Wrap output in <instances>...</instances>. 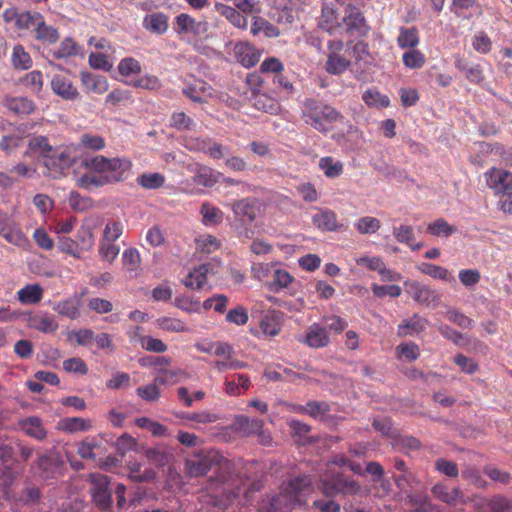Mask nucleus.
Returning <instances> with one entry per match:
<instances>
[{
  "instance_id": "1",
  "label": "nucleus",
  "mask_w": 512,
  "mask_h": 512,
  "mask_svg": "<svg viewBox=\"0 0 512 512\" xmlns=\"http://www.w3.org/2000/svg\"><path fill=\"white\" fill-rule=\"evenodd\" d=\"M311 482V478L306 475L291 479L282 486L278 495L263 499L259 511L290 512L296 506L305 504L312 492Z\"/></svg>"
},
{
  "instance_id": "2",
  "label": "nucleus",
  "mask_w": 512,
  "mask_h": 512,
  "mask_svg": "<svg viewBox=\"0 0 512 512\" xmlns=\"http://www.w3.org/2000/svg\"><path fill=\"white\" fill-rule=\"evenodd\" d=\"M186 471L190 477H199L205 475L212 468L217 467L219 479L222 482L228 480L224 472L230 469V462L219 452L209 450L193 455L186 460Z\"/></svg>"
},
{
  "instance_id": "3",
  "label": "nucleus",
  "mask_w": 512,
  "mask_h": 512,
  "mask_svg": "<svg viewBox=\"0 0 512 512\" xmlns=\"http://www.w3.org/2000/svg\"><path fill=\"white\" fill-rule=\"evenodd\" d=\"M83 165L99 173H105L108 181H120L123 175L129 171L131 163L125 159H108L104 156L85 158Z\"/></svg>"
},
{
  "instance_id": "4",
  "label": "nucleus",
  "mask_w": 512,
  "mask_h": 512,
  "mask_svg": "<svg viewBox=\"0 0 512 512\" xmlns=\"http://www.w3.org/2000/svg\"><path fill=\"white\" fill-rule=\"evenodd\" d=\"M303 113L307 118L306 123L318 131L326 130L324 122L332 123L342 118L333 107L314 99L305 101Z\"/></svg>"
},
{
  "instance_id": "5",
  "label": "nucleus",
  "mask_w": 512,
  "mask_h": 512,
  "mask_svg": "<svg viewBox=\"0 0 512 512\" xmlns=\"http://www.w3.org/2000/svg\"><path fill=\"white\" fill-rule=\"evenodd\" d=\"M76 148L66 147L61 151H54L45 158L43 165L48 170V175L58 178L65 174L76 162Z\"/></svg>"
},
{
  "instance_id": "6",
  "label": "nucleus",
  "mask_w": 512,
  "mask_h": 512,
  "mask_svg": "<svg viewBox=\"0 0 512 512\" xmlns=\"http://www.w3.org/2000/svg\"><path fill=\"white\" fill-rule=\"evenodd\" d=\"M64 468V461L62 460L60 454L54 450H51L38 457V475L45 481L58 479L61 477L63 475Z\"/></svg>"
},
{
  "instance_id": "7",
  "label": "nucleus",
  "mask_w": 512,
  "mask_h": 512,
  "mask_svg": "<svg viewBox=\"0 0 512 512\" xmlns=\"http://www.w3.org/2000/svg\"><path fill=\"white\" fill-rule=\"evenodd\" d=\"M230 206L235 219L243 224H251L254 222L262 210L260 200L255 197H246L235 200Z\"/></svg>"
},
{
  "instance_id": "8",
  "label": "nucleus",
  "mask_w": 512,
  "mask_h": 512,
  "mask_svg": "<svg viewBox=\"0 0 512 512\" xmlns=\"http://www.w3.org/2000/svg\"><path fill=\"white\" fill-rule=\"evenodd\" d=\"M406 293L420 305L436 306L440 302V295L436 290L416 280H408L404 283Z\"/></svg>"
},
{
  "instance_id": "9",
  "label": "nucleus",
  "mask_w": 512,
  "mask_h": 512,
  "mask_svg": "<svg viewBox=\"0 0 512 512\" xmlns=\"http://www.w3.org/2000/svg\"><path fill=\"white\" fill-rule=\"evenodd\" d=\"M91 494L94 502L103 510L108 509L112 503L111 490L108 477L101 473L91 474Z\"/></svg>"
},
{
  "instance_id": "10",
  "label": "nucleus",
  "mask_w": 512,
  "mask_h": 512,
  "mask_svg": "<svg viewBox=\"0 0 512 512\" xmlns=\"http://www.w3.org/2000/svg\"><path fill=\"white\" fill-rule=\"evenodd\" d=\"M321 490L326 496H334L339 493L355 494L359 491V486L355 481L337 474L333 475L330 480L322 479Z\"/></svg>"
},
{
  "instance_id": "11",
  "label": "nucleus",
  "mask_w": 512,
  "mask_h": 512,
  "mask_svg": "<svg viewBox=\"0 0 512 512\" xmlns=\"http://www.w3.org/2000/svg\"><path fill=\"white\" fill-rule=\"evenodd\" d=\"M0 235L6 241L17 246H25L28 242L24 233L17 227L13 217L0 210Z\"/></svg>"
},
{
  "instance_id": "12",
  "label": "nucleus",
  "mask_w": 512,
  "mask_h": 512,
  "mask_svg": "<svg viewBox=\"0 0 512 512\" xmlns=\"http://www.w3.org/2000/svg\"><path fill=\"white\" fill-rule=\"evenodd\" d=\"M343 22L348 33L365 36L369 31V26L363 13L353 5L346 7Z\"/></svg>"
},
{
  "instance_id": "13",
  "label": "nucleus",
  "mask_w": 512,
  "mask_h": 512,
  "mask_svg": "<svg viewBox=\"0 0 512 512\" xmlns=\"http://www.w3.org/2000/svg\"><path fill=\"white\" fill-rule=\"evenodd\" d=\"M486 182L496 194L512 190V173L502 168H491L486 172Z\"/></svg>"
},
{
  "instance_id": "14",
  "label": "nucleus",
  "mask_w": 512,
  "mask_h": 512,
  "mask_svg": "<svg viewBox=\"0 0 512 512\" xmlns=\"http://www.w3.org/2000/svg\"><path fill=\"white\" fill-rule=\"evenodd\" d=\"M175 31L177 34H192L199 36L208 30V23L206 21H196L192 16L181 13L175 18Z\"/></svg>"
},
{
  "instance_id": "15",
  "label": "nucleus",
  "mask_w": 512,
  "mask_h": 512,
  "mask_svg": "<svg viewBox=\"0 0 512 512\" xmlns=\"http://www.w3.org/2000/svg\"><path fill=\"white\" fill-rule=\"evenodd\" d=\"M431 492L436 499L451 506H455L458 503H467V499L464 497L462 491L457 487L448 489L444 484L437 483L432 487Z\"/></svg>"
},
{
  "instance_id": "16",
  "label": "nucleus",
  "mask_w": 512,
  "mask_h": 512,
  "mask_svg": "<svg viewBox=\"0 0 512 512\" xmlns=\"http://www.w3.org/2000/svg\"><path fill=\"white\" fill-rule=\"evenodd\" d=\"M51 88L57 96L67 101H74L79 97L78 89L69 78L63 75H55L52 78Z\"/></svg>"
},
{
  "instance_id": "17",
  "label": "nucleus",
  "mask_w": 512,
  "mask_h": 512,
  "mask_svg": "<svg viewBox=\"0 0 512 512\" xmlns=\"http://www.w3.org/2000/svg\"><path fill=\"white\" fill-rule=\"evenodd\" d=\"M313 224L322 231H338L344 228L343 224H339L336 214L329 209H321L312 218Z\"/></svg>"
},
{
  "instance_id": "18",
  "label": "nucleus",
  "mask_w": 512,
  "mask_h": 512,
  "mask_svg": "<svg viewBox=\"0 0 512 512\" xmlns=\"http://www.w3.org/2000/svg\"><path fill=\"white\" fill-rule=\"evenodd\" d=\"M3 105L12 113L18 116H27L34 112L35 104L27 97L5 96Z\"/></svg>"
},
{
  "instance_id": "19",
  "label": "nucleus",
  "mask_w": 512,
  "mask_h": 512,
  "mask_svg": "<svg viewBox=\"0 0 512 512\" xmlns=\"http://www.w3.org/2000/svg\"><path fill=\"white\" fill-rule=\"evenodd\" d=\"M81 82L86 92L101 95L108 88L107 79L104 76L95 75L88 72L81 73Z\"/></svg>"
},
{
  "instance_id": "20",
  "label": "nucleus",
  "mask_w": 512,
  "mask_h": 512,
  "mask_svg": "<svg viewBox=\"0 0 512 512\" xmlns=\"http://www.w3.org/2000/svg\"><path fill=\"white\" fill-rule=\"evenodd\" d=\"M428 324L427 319L421 317L419 314H414L411 318L402 321L398 327V334L400 336L418 334L424 331Z\"/></svg>"
},
{
  "instance_id": "21",
  "label": "nucleus",
  "mask_w": 512,
  "mask_h": 512,
  "mask_svg": "<svg viewBox=\"0 0 512 512\" xmlns=\"http://www.w3.org/2000/svg\"><path fill=\"white\" fill-rule=\"evenodd\" d=\"M92 426V420L81 417H65L58 422V428L67 433L89 431Z\"/></svg>"
},
{
  "instance_id": "22",
  "label": "nucleus",
  "mask_w": 512,
  "mask_h": 512,
  "mask_svg": "<svg viewBox=\"0 0 512 512\" xmlns=\"http://www.w3.org/2000/svg\"><path fill=\"white\" fill-rule=\"evenodd\" d=\"M216 11L224 16L233 26L241 29H246L248 20L247 18L240 13L239 10L225 5L223 3L215 4Z\"/></svg>"
},
{
  "instance_id": "23",
  "label": "nucleus",
  "mask_w": 512,
  "mask_h": 512,
  "mask_svg": "<svg viewBox=\"0 0 512 512\" xmlns=\"http://www.w3.org/2000/svg\"><path fill=\"white\" fill-rule=\"evenodd\" d=\"M27 146L28 150L25 152V155L29 153L38 154L43 159V162L53 152V147L49 144L48 139L42 135L30 137Z\"/></svg>"
},
{
  "instance_id": "24",
  "label": "nucleus",
  "mask_w": 512,
  "mask_h": 512,
  "mask_svg": "<svg viewBox=\"0 0 512 512\" xmlns=\"http://www.w3.org/2000/svg\"><path fill=\"white\" fill-rule=\"evenodd\" d=\"M304 342L312 348L325 347L329 343V335L325 328L312 325L306 332Z\"/></svg>"
},
{
  "instance_id": "25",
  "label": "nucleus",
  "mask_w": 512,
  "mask_h": 512,
  "mask_svg": "<svg viewBox=\"0 0 512 512\" xmlns=\"http://www.w3.org/2000/svg\"><path fill=\"white\" fill-rule=\"evenodd\" d=\"M28 324L31 328L44 333H53L58 329L55 317L48 314L33 315L29 318Z\"/></svg>"
},
{
  "instance_id": "26",
  "label": "nucleus",
  "mask_w": 512,
  "mask_h": 512,
  "mask_svg": "<svg viewBox=\"0 0 512 512\" xmlns=\"http://www.w3.org/2000/svg\"><path fill=\"white\" fill-rule=\"evenodd\" d=\"M34 38L44 44L51 45L57 43L60 34L58 29L52 25H48L43 17L34 32Z\"/></svg>"
},
{
  "instance_id": "27",
  "label": "nucleus",
  "mask_w": 512,
  "mask_h": 512,
  "mask_svg": "<svg viewBox=\"0 0 512 512\" xmlns=\"http://www.w3.org/2000/svg\"><path fill=\"white\" fill-rule=\"evenodd\" d=\"M80 52L79 45L71 37L62 40L59 46L49 51V55L54 59H65L76 56Z\"/></svg>"
},
{
  "instance_id": "28",
  "label": "nucleus",
  "mask_w": 512,
  "mask_h": 512,
  "mask_svg": "<svg viewBox=\"0 0 512 512\" xmlns=\"http://www.w3.org/2000/svg\"><path fill=\"white\" fill-rule=\"evenodd\" d=\"M21 429L29 436L43 440L47 436V432L42 425V421L38 417H28L20 422Z\"/></svg>"
},
{
  "instance_id": "29",
  "label": "nucleus",
  "mask_w": 512,
  "mask_h": 512,
  "mask_svg": "<svg viewBox=\"0 0 512 512\" xmlns=\"http://www.w3.org/2000/svg\"><path fill=\"white\" fill-rule=\"evenodd\" d=\"M296 411L309 414L315 419L323 420L330 412V405L324 401H309L305 406H297Z\"/></svg>"
},
{
  "instance_id": "30",
  "label": "nucleus",
  "mask_w": 512,
  "mask_h": 512,
  "mask_svg": "<svg viewBox=\"0 0 512 512\" xmlns=\"http://www.w3.org/2000/svg\"><path fill=\"white\" fill-rule=\"evenodd\" d=\"M53 310L61 316L69 319H76L80 316V300L77 298H69L56 303Z\"/></svg>"
},
{
  "instance_id": "31",
  "label": "nucleus",
  "mask_w": 512,
  "mask_h": 512,
  "mask_svg": "<svg viewBox=\"0 0 512 512\" xmlns=\"http://www.w3.org/2000/svg\"><path fill=\"white\" fill-rule=\"evenodd\" d=\"M42 296L43 288L39 284H28L17 292L18 300L25 305L40 302Z\"/></svg>"
},
{
  "instance_id": "32",
  "label": "nucleus",
  "mask_w": 512,
  "mask_h": 512,
  "mask_svg": "<svg viewBox=\"0 0 512 512\" xmlns=\"http://www.w3.org/2000/svg\"><path fill=\"white\" fill-rule=\"evenodd\" d=\"M210 264H202L195 268L186 277L184 284L191 289H201L207 281V273L210 269Z\"/></svg>"
},
{
  "instance_id": "33",
  "label": "nucleus",
  "mask_w": 512,
  "mask_h": 512,
  "mask_svg": "<svg viewBox=\"0 0 512 512\" xmlns=\"http://www.w3.org/2000/svg\"><path fill=\"white\" fill-rule=\"evenodd\" d=\"M200 214L202 215V222L206 226L218 225L222 223L224 218L222 210L208 202L201 205Z\"/></svg>"
},
{
  "instance_id": "34",
  "label": "nucleus",
  "mask_w": 512,
  "mask_h": 512,
  "mask_svg": "<svg viewBox=\"0 0 512 512\" xmlns=\"http://www.w3.org/2000/svg\"><path fill=\"white\" fill-rule=\"evenodd\" d=\"M143 25L153 33L162 34L168 29V18L163 13L149 14L144 18Z\"/></svg>"
},
{
  "instance_id": "35",
  "label": "nucleus",
  "mask_w": 512,
  "mask_h": 512,
  "mask_svg": "<svg viewBox=\"0 0 512 512\" xmlns=\"http://www.w3.org/2000/svg\"><path fill=\"white\" fill-rule=\"evenodd\" d=\"M128 478L133 482H151L156 478V472L153 469H146L141 473V464L138 462H128Z\"/></svg>"
},
{
  "instance_id": "36",
  "label": "nucleus",
  "mask_w": 512,
  "mask_h": 512,
  "mask_svg": "<svg viewBox=\"0 0 512 512\" xmlns=\"http://www.w3.org/2000/svg\"><path fill=\"white\" fill-rule=\"evenodd\" d=\"M42 18L43 15L36 11L21 12L18 19L17 29L20 31L28 30L34 33Z\"/></svg>"
},
{
  "instance_id": "37",
  "label": "nucleus",
  "mask_w": 512,
  "mask_h": 512,
  "mask_svg": "<svg viewBox=\"0 0 512 512\" xmlns=\"http://www.w3.org/2000/svg\"><path fill=\"white\" fill-rule=\"evenodd\" d=\"M238 429L246 434L252 435L260 433L263 428V421L260 419L249 418L247 416H238L236 418Z\"/></svg>"
},
{
  "instance_id": "38",
  "label": "nucleus",
  "mask_w": 512,
  "mask_h": 512,
  "mask_svg": "<svg viewBox=\"0 0 512 512\" xmlns=\"http://www.w3.org/2000/svg\"><path fill=\"white\" fill-rule=\"evenodd\" d=\"M319 168L326 177L336 178L342 174L344 166L341 161H335L332 157L327 156L319 160Z\"/></svg>"
},
{
  "instance_id": "39",
  "label": "nucleus",
  "mask_w": 512,
  "mask_h": 512,
  "mask_svg": "<svg viewBox=\"0 0 512 512\" xmlns=\"http://www.w3.org/2000/svg\"><path fill=\"white\" fill-rule=\"evenodd\" d=\"M122 261L126 271L134 273L135 275L137 274L141 266V258L139 252L135 248L126 249L123 252Z\"/></svg>"
},
{
  "instance_id": "40",
  "label": "nucleus",
  "mask_w": 512,
  "mask_h": 512,
  "mask_svg": "<svg viewBox=\"0 0 512 512\" xmlns=\"http://www.w3.org/2000/svg\"><path fill=\"white\" fill-rule=\"evenodd\" d=\"M398 45L401 48H414L419 43L418 30L414 27L400 29V33L397 39Z\"/></svg>"
},
{
  "instance_id": "41",
  "label": "nucleus",
  "mask_w": 512,
  "mask_h": 512,
  "mask_svg": "<svg viewBox=\"0 0 512 512\" xmlns=\"http://www.w3.org/2000/svg\"><path fill=\"white\" fill-rule=\"evenodd\" d=\"M417 268L421 273L429 275L434 279H440L445 281L451 280V273L442 266L430 263H422Z\"/></svg>"
},
{
  "instance_id": "42",
  "label": "nucleus",
  "mask_w": 512,
  "mask_h": 512,
  "mask_svg": "<svg viewBox=\"0 0 512 512\" xmlns=\"http://www.w3.org/2000/svg\"><path fill=\"white\" fill-rule=\"evenodd\" d=\"M12 64L16 69H29L32 66V59L22 45H16L13 48Z\"/></svg>"
},
{
  "instance_id": "43",
  "label": "nucleus",
  "mask_w": 512,
  "mask_h": 512,
  "mask_svg": "<svg viewBox=\"0 0 512 512\" xmlns=\"http://www.w3.org/2000/svg\"><path fill=\"white\" fill-rule=\"evenodd\" d=\"M349 66V61L345 57L335 52H330L327 62L326 70L331 74H341Z\"/></svg>"
},
{
  "instance_id": "44",
  "label": "nucleus",
  "mask_w": 512,
  "mask_h": 512,
  "mask_svg": "<svg viewBox=\"0 0 512 512\" xmlns=\"http://www.w3.org/2000/svg\"><path fill=\"white\" fill-rule=\"evenodd\" d=\"M37 169L33 165L26 164L24 162H18L9 170V176L14 178V183L19 179H30L35 176Z\"/></svg>"
},
{
  "instance_id": "45",
  "label": "nucleus",
  "mask_w": 512,
  "mask_h": 512,
  "mask_svg": "<svg viewBox=\"0 0 512 512\" xmlns=\"http://www.w3.org/2000/svg\"><path fill=\"white\" fill-rule=\"evenodd\" d=\"M457 228L450 225L446 220L440 218L430 223L427 227V231L433 236H445L448 237L455 233Z\"/></svg>"
},
{
  "instance_id": "46",
  "label": "nucleus",
  "mask_w": 512,
  "mask_h": 512,
  "mask_svg": "<svg viewBox=\"0 0 512 512\" xmlns=\"http://www.w3.org/2000/svg\"><path fill=\"white\" fill-rule=\"evenodd\" d=\"M252 93L253 106L256 109L270 113L277 109L276 101L273 98L269 97L265 93H256L255 91Z\"/></svg>"
},
{
  "instance_id": "47",
  "label": "nucleus",
  "mask_w": 512,
  "mask_h": 512,
  "mask_svg": "<svg viewBox=\"0 0 512 512\" xmlns=\"http://www.w3.org/2000/svg\"><path fill=\"white\" fill-rule=\"evenodd\" d=\"M381 227V222L375 217H361L356 223L355 228L360 234L376 233Z\"/></svg>"
},
{
  "instance_id": "48",
  "label": "nucleus",
  "mask_w": 512,
  "mask_h": 512,
  "mask_svg": "<svg viewBox=\"0 0 512 512\" xmlns=\"http://www.w3.org/2000/svg\"><path fill=\"white\" fill-rule=\"evenodd\" d=\"M76 244L82 250H89L94 245V235L89 225L81 226L76 233Z\"/></svg>"
},
{
  "instance_id": "49",
  "label": "nucleus",
  "mask_w": 512,
  "mask_h": 512,
  "mask_svg": "<svg viewBox=\"0 0 512 512\" xmlns=\"http://www.w3.org/2000/svg\"><path fill=\"white\" fill-rule=\"evenodd\" d=\"M165 182V177L160 173L142 174L137 178V183L145 189L160 188Z\"/></svg>"
},
{
  "instance_id": "50",
  "label": "nucleus",
  "mask_w": 512,
  "mask_h": 512,
  "mask_svg": "<svg viewBox=\"0 0 512 512\" xmlns=\"http://www.w3.org/2000/svg\"><path fill=\"white\" fill-rule=\"evenodd\" d=\"M193 182L199 186L212 187L217 183V178L210 168L201 166L194 175Z\"/></svg>"
},
{
  "instance_id": "51",
  "label": "nucleus",
  "mask_w": 512,
  "mask_h": 512,
  "mask_svg": "<svg viewBox=\"0 0 512 512\" xmlns=\"http://www.w3.org/2000/svg\"><path fill=\"white\" fill-rule=\"evenodd\" d=\"M239 61L245 67L254 66L258 62V55L249 45L236 46Z\"/></svg>"
},
{
  "instance_id": "52",
  "label": "nucleus",
  "mask_w": 512,
  "mask_h": 512,
  "mask_svg": "<svg viewBox=\"0 0 512 512\" xmlns=\"http://www.w3.org/2000/svg\"><path fill=\"white\" fill-rule=\"evenodd\" d=\"M157 324L161 329L169 332L179 333L189 331L186 324L183 321L176 318L162 317L157 320Z\"/></svg>"
},
{
  "instance_id": "53",
  "label": "nucleus",
  "mask_w": 512,
  "mask_h": 512,
  "mask_svg": "<svg viewBox=\"0 0 512 512\" xmlns=\"http://www.w3.org/2000/svg\"><path fill=\"white\" fill-rule=\"evenodd\" d=\"M22 141L23 137L20 134L5 135L0 140V149L6 154H11L22 145Z\"/></svg>"
},
{
  "instance_id": "54",
  "label": "nucleus",
  "mask_w": 512,
  "mask_h": 512,
  "mask_svg": "<svg viewBox=\"0 0 512 512\" xmlns=\"http://www.w3.org/2000/svg\"><path fill=\"white\" fill-rule=\"evenodd\" d=\"M403 63L410 69H418L424 65L425 56L420 51L411 49L403 54Z\"/></svg>"
},
{
  "instance_id": "55",
  "label": "nucleus",
  "mask_w": 512,
  "mask_h": 512,
  "mask_svg": "<svg viewBox=\"0 0 512 512\" xmlns=\"http://www.w3.org/2000/svg\"><path fill=\"white\" fill-rule=\"evenodd\" d=\"M63 368L68 373H75L79 375H86L88 367L86 363L79 357H73L63 362Z\"/></svg>"
},
{
  "instance_id": "56",
  "label": "nucleus",
  "mask_w": 512,
  "mask_h": 512,
  "mask_svg": "<svg viewBox=\"0 0 512 512\" xmlns=\"http://www.w3.org/2000/svg\"><path fill=\"white\" fill-rule=\"evenodd\" d=\"M159 373L160 374L155 378V382L163 385L176 383L182 376H185V372L180 369H162Z\"/></svg>"
},
{
  "instance_id": "57",
  "label": "nucleus",
  "mask_w": 512,
  "mask_h": 512,
  "mask_svg": "<svg viewBox=\"0 0 512 512\" xmlns=\"http://www.w3.org/2000/svg\"><path fill=\"white\" fill-rule=\"evenodd\" d=\"M260 329L263 334L274 337L280 332L281 325L276 317L267 315L261 320Z\"/></svg>"
},
{
  "instance_id": "58",
  "label": "nucleus",
  "mask_w": 512,
  "mask_h": 512,
  "mask_svg": "<svg viewBox=\"0 0 512 512\" xmlns=\"http://www.w3.org/2000/svg\"><path fill=\"white\" fill-rule=\"evenodd\" d=\"M446 316L448 320L455 323L459 327L463 329L472 328L474 325V321L470 319L468 316L464 315L462 312H460L457 309H449L446 312Z\"/></svg>"
},
{
  "instance_id": "59",
  "label": "nucleus",
  "mask_w": 512,
  "mask_h": 512,
  "mask_svg": "<svg viewBox=\"0 0 512 512\" xmlns=\"http://www.w3.org/2000/svg\"><path fill=\"white\" fill-rule=\"evenodd\" d=\"M80 145L85 149L97 151L104 148L105 141L101 136L86 133L81 135Z\"/></svg>"
},
{
  "instance_id": "60",
  "label": "nucleus",
  "mask_w": 512,
  "mask_h": 512,
  "mask_svg": "<svg viewBox=\"0 0 512 512\" xmlns=\"http://www.w3.org/2000/svg\"><path fill=\"white\" fill-rule=\"evenodd\" d=\"M100 445L95 440H84L78 443L77 453L83 459H95V450L99 449Z\"/></svg>"
},
{
  "instance_id": "61",
  "label": "nucleus",
  "mask_w": 512,
  "mask_h": 512,
  "mask_svg": "<svg viewBox=\"0 0 512 512\" xmlns=\"http://www.w3.org/2000/svg\"><path fill=\"white\" fill-rule=\"evenodd\" d=\"M120 248L112 242H100L99 255L104 261L112 263L118 256Z\"/></svg>"
},
{
  "instance_id": "62",
  "label": "nucleus",
  "mask_w": 512,
  "mask_h": 512,
  "mask_svg": "<svg viewBox=\"0 0 512 512\" xmlns=\"http://www.w3.org/2000/svg\"><path fill=\"white\" fill-rule=\"evenodd\" d=\"M41 496L40 489L32 484H26L19 497V501L24 504H34Z\"/></svg>"
},
{
  "instance_id": "63",
  "label": "nucleus",
  "mask_w": 512,
  "mask_h": 512,
  "mask_svg": "<svg viewBox=\"0 0 512 512\" xmlns=\"http://www.w3.org/2000/svg\"><path fill=\"white\" fill-rule=\"evenodd\" d=\"M23 84L34 92H39L43 86L42 73L34 70L26 74L22 80Z\"/></svg>"
},
{
  "instance_id": "64",
  "label": "nucleus",
  "mask_w": 512,
  "mask_h": 512,
  "mask_svg": "<svg viewBox=\"0 0 512 512\" xmlns=\"http://www.w3.org/2000/svg\"><path fill=\"white\" fill-rule=\"evenodd\" d=\"M488 505L493 512H512V501L502 496H494Z\"/></svg>"
}]
</instances>
